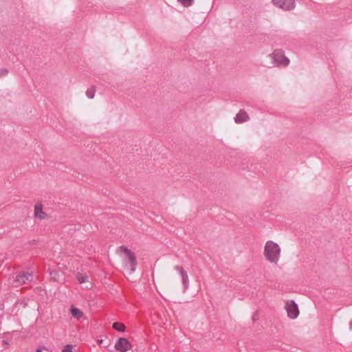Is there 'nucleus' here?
Here are the masks:
<instances>
[{
	"instance_id": "8",
	"label": "nucleus",
	"mask_w": 352,
	"mask_h": 352,
	"mask_svg": "<svg viewBox=\"0 0 352 352\" xmlns=\"http://www.w3.org/2000/svg\"><path fill=\"white\" fill-rule=\"evenodd\" d=\"M250 120V117L244 109H241L234 118V121L237 124L247 122Z\"/></svg>"
},
{
	"instance_id": "5",
	"label": "nucleus",
	"mask_w": 352,
	"mask_h": 352,
	"mask_svg": "<svg viewBox=\"0 0 352 352\" xmlns=\"http://www.w3.org/2000/svg\"><path fill=\"white\" fill-rule=\"evenodd\" d=\"M285 309L287 312V316L292 319H295L299 314V310L298 305L293 300L287 301L285 305Z\"/></svg>"
},
{
	"instance_id": "18",
	"label": "nucleus",
	"mask_w": 352,
	"mask_h": 352,
	"mask_svg": "<svg viewBox=\"0 0 352 352\" xmlns=\"http://www.w3.org/2000/svg\"><path fill=\"white\" fill-rule=\"evenodd\" d=\"M349 329L352 331V320L349 323Z\"/></svg>"
},
{
	"instance_id": "4",
	"label": "nucleus",
	"mask_w": 352,
	"mask_h": 352,
	"mask_svg": "<svg viewBox=\"0 0 352 352\" xmlns=\"http://www.w3.org/2000/svg\"><path fill=\"white\" fill-rule=\"evenodd\" d=\"M33 278L34 276L32 273L22 272L15 276L13 283L15 284L14 286L18 287L28 282L32 281Z\"/></svg>"
},
{
	"instance_id": "6",
	"label": "nucleus",
	"mask_w": 352,
	"mask_h": 352,
	"mask_svg": "<svg viewBox=\"0 0 352 352\" xmlns=\"http://www.w3.org/2000/svg\"><path fill=\"white\" fill-rule=\"evenodd\" d=\"M274 6L284 10H292L295 8L294 0H272Z\"/></svg>"
},
{
	"instance_id": "9",
	"label": "nucleus",
	"mask_w": 352,
	"mask_h": 352,
	"mask_svg": "<svg viewBox=\"0 0 352 352\" xmlns=\"http://www.w3.org/2000/svg\"><path fill=\"white\" fill-rule=\"evenodd\" d=\"M175 269L179 272L182 279V283L184 289H186L188 286V276L187 272L184 270L183 267L177 265Z\"/></svg>"
},
{
	"instance_id": "15",
	"label": "nucleus",
	"mask_w": 352,
	"mask_h": 352,
	"mask_svg": "<svg viewBox=\"0 0 352 352\" xmlns=\"http://www.w3.org/2000/svg\"><path fill=\"white\" fill-rule=\"evenodd\" d=\"M184 7H189L192 5L194 0H177Z\"/></svg>"
},
{
	"instance_id": "13",
	"label": "nucleus",
	"mask_w": 352,
	"mask_h": 352,
	"mask_svg": "<svg viewBox=\"0 0 352 352\" xmlns=\"http://www.w3.org/2000/svg\"><path fill=\"white\" fill-rule=\"evenodd\" d=\"M76 278L80 284L88 283V276L87 275L78 273L76 275Z\"/></svg>"
},
{
	"instance_id": "10",
	"label": "nucleus",
	"mask_w": 352,
	"mask_h": 352,
	"mask_svg": "<svg viewBox=\"0 0 352 352\" xmlns=\"http://www.w3.org/2000/svg\"><path fill=\"white\" fill-rule=\"evenodd\" d=\"M34 215L39 219H44L46 217V213L43 211V206L37 204L34 206Z\"/></svg>"
},
{
	"instance_id": "19",
	"label": "nucleus",
	"mask_w": 352,
	"mask_h": 352,
	"mask_svg": "<svg viewBox=\"0 0 352 352\" xmlns=\"http://www.w3.org/2000/svg\"><path fill=\"white\" fill-rule=\"evenodd\" d=\"M36 352H43L40 349H36Z\"/></svg>"
},
{
	"instance_id": "12",
	"label": "nucleus",
	"mask_w": 352,
	"mask_h": 352,
	"mask_svg": "<svg viewBox=\"0 0 352 352\" xmlns=\"http://www.w3.org/2000/svg\"><path fill=\"white\" fill-rule=\"evenodd\" d=\"M112 326L114 329L120 332H124L126 329V327L123 323L118 322H113Z\"/></svg>"
},
{
	"instance_id": "3",
	"label": "nucleus",
	"mask_w": 352,
	"mask_h": 352,
	"mask_svg": "<svg viewBox=\"0 0 352 352\" xmlns=\"http://www.w3.org/2000/svg\"><path fill=\"white\" fill-rule=\"evenodd\" d=\"M120 249L125 254L126 259V265L130 267L131 272H133L137 265L136 257L134 253L125 246H121Z\"/></svg>"
},
{
	"instance_id": "7",
	"label": "nucleus",
	"mask_w": 352,
	"mask_h": 352,
	"mask_svg": "<svg viewBox=\"0 0 352 352\" xmlns=\"http://www.w3.org/2000/svg\"><path fill=\"white\" fill-rule=\"evenodd\" d=\"M115 349L121 352H126L131 347V343L126 338H120L115 344Z\"/></svg>"
},
{
	"instance_id": "20",
	"label": "nucleus",
	"mask_w": 352,
	"mask_h": 352,
	"mask_svg": "<svg viewBox=\"0 0 352 352\" xmlns=\"http://www.w3.org/2000/svg\"><path fill=\"white\" fill-rule=\"evenodd\" d=\"M85 287H86L87 289H89V287L88 285L85 286Z\"/></svg>"
},
{
	"instance_id": "1",
	"label": "nucleus",
	"mask_w": 352,
	"mask_h": 352,
	"mask_svg": "<svg viewBox=\"0 0 352 352\" xmlns=\"http://www.w3.org/2000/svg\"><path fill=\"white\" fill-rule=\"evenodd\" d=\"M280 249L277 243L267 241L264 248V255L271 263H276L280 257Z\"/></svg>"
},
{
	"instance_id": "11",
	"label": "nucleus",
	"mask_w": 352,
	"mask_h": 352,
	"mask_svg": "<svg viewBox=\"0 0 352 352\" xmlns=\"http://www.w3.org/2000/svg\"><path fill=\"white\" fill-rule=\"evenodd\" d=\"M71 313L72 316L76 319L80 318L83 315L82 311H81L79 309L74 307V306L71 307Z\"/></svg>"
},
{
	"instance_id": "2",
	"label": "nucleus",
	"mask_w": 352,
	"mask_h": 352,
	"mask_svg": "<svg viewBox=\"0 0 352 352\" xmlns=\"http://www.w3.org/2000/svg\"><path fill=\"white\" fill-rule=\"evenodd\" d=\"M270 56L273 60L274 65L277 67H286L289 63V60L285 56V53L282 50L276 49Z\"/></svg>"
},
{
	"instance_id": "17",
	"label": "nucleus",
	"mask_w": 352,
	"mask_h": 352,
	"mask_svg": "<svg viewBox=\"0 0 352 352\" xmlns=\"http://www.w3.org/2000/svg\"><path fill=\"white\" fill-rule=\"evenodd\" d=\"M8 74V70L6 68L0 69V78L6 76Z\"/></svg>"
},
{
	"instance_id": "14",
	"label": "nucleus",
	"mask_w": 352,
	"mask_h": 352,
	"mask_svg": "<svg viewBox=\"0 0 352 352\" xmlns=\"http://www.w3.org/2000/svg\"><path fill=\"white\" fill-rule=\"evenodd\" d=\"M95 92H96V87H95V86H91V87H89L86 91V96L89 99H93L94 98V96H95Z\"/></svg>"
},
{
	"instance_id": "16",
	"label": "nucleus",
	"mask_w": 352,
	"mask_h": 352,
	"mask_svg": "<svg viewBox=\"0 0 352 352\" xmlns=\"http://www.w3.org/2000/svg\"><path fill=\"white\" fill-rule=\"evenodd\" d=\"M73 345L67 344L64 346V349L62 350V352H73Z\"/></svg>"
}]
</instances>
